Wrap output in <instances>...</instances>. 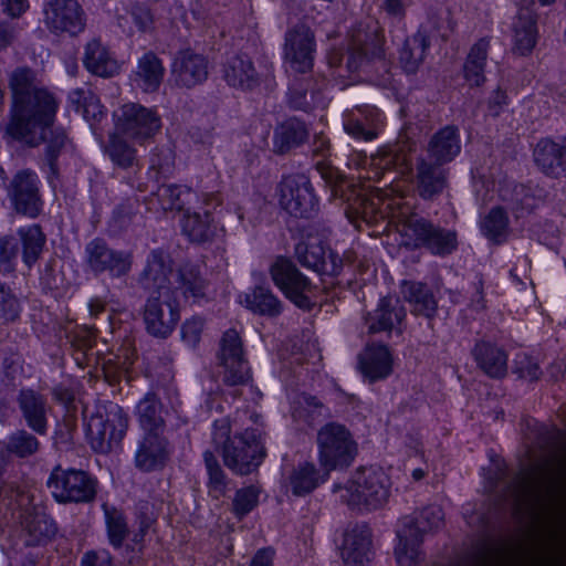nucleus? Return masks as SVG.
Returning <instances> with one entry per match:
<instances>
[{"label":"nucleus","instance_id":"obj_1","mask_svg":"<svg viewBox=\"0 0 566 566\" xmlns=\"http://www.w3.org/2000/svg\"><path fill=\"white\" fill-rule=\"evenodd\" d=\"M11 105L7 133L30 147L44 144L43 166L50 184L59 177V157L69 137L54 120L59 104L46 88L35 82V73L29 67L15 69L9 78Z\"/></svg>","mask_w":566,"mask_h":566},{"label":"nucleus","instance_id":"obj_2","mask_svg":"<svg viewBox=\"0 0 566 566\" xmlns=\"http://www.w3.org/2000/svg\"><path fill=\"white\" fill-rule=\"evenodd\" d=\"M11 105L7 133L30 147L44 144L43 166L50 184L59 177V157L69 137L54 120L59 104L46 88L35 82V73L29 67L15 69L9 78Z\"/></svg>","mask_w":566,"mask_h":566},{"label":"nucleus","instance_id":"obj_3","mask_svg":"<svg viewBox=\"0 0 566 566\" xmlns=\"http://www.w3.org/2000/svg\"><path fill=\"white\" fill-rule=\"evenodd\" d=\"M566 475V449L554 450L504 485L503 500L516 512L536 511L554 500Z\"/></svg>","mask_w":566,"mask_h":566},{"label":"nucleus","instance_id":"obj_4","mask_svg":"<svg viewBox=\"0 0 566 566\" xmlns=\"http://www.w3.org/2000/svg\"><path fill=\"white\" fill-rule=\"evenodd\" d=\"M211 439L216 449L221 451L224 465L238 475L256 471L266 457L263 433L259 429H245L231 437L227 418L213 422Z\"/></svg>","mask_w":566,"mask_h":566},{"label":"nucleus","instance_id":"obj_5","mask_svg":"<svg viewBox=\"0 0 566 566\" xmlns=\"http://www.w3.org/2000/svg\"><path fill=\"white\" fill-rule=\"evenodd\" d=\"M390 479L378 468H359L344 486L335 485L340 500L353 510L375 511L382 507L390 495Z\"/></svg>","mask_w":566,"mask_h":566},{"label":"nucleus","instance_id":"obj_6","mask_svg":"<svg viewBox=\"0 0 566 566\" xmlns=\"http://www.w3.org/2000/svg\"><path fill=\"white\" fill-rule=\"evenodd\" d=\"M444 514L440 506L424 507L417 516H403L396 531L398 543L395 557L400 566H413L421 555L423 536L443 524Z\"/></svg>","mask_w":566,"mask_h":566},{"label":"nucleus","instance_id":"obj_7","mask_svg":"<svg viewBox=\"0 0 566 566\" xmlns=\"http://www.w3.org/2000/svg\"><path fill=\"white\" fill-rule=\"evenodd\" d=\"M15 504L13 513L21 527V539L27 547H41L51 543L57 534L55 521L46 513L45 507L34 502V496L24 490H17L15 496L9 501Z\"/></svg>","mask_w":566,"mask_h":566},{"label":"nucleus","instance_id":"obj_8","mask_svg":"<svg viewBox=\"0 0 566 566\" xmlns=\"http://www.w3.org/2000/svg\"><path fill=\"white\" fill-rule=\"evenodd\" d=\"M129 427V417L118 403L107 401L98 405L88 418L86 437L92 449L108 453L118 447Z\"/></svg>","mask_w":566,"mask_h":566},{"label":"nucleus","instance_id":"obj_9","mask_svg":"<svg viewBox=\"0 0 566 566\" xmlns=\"http://www.w3.org/2000/svg\"><path fill=\"white\" fill-rule=\"evenodd\" d=\"M317 455L325 475L348 468L358 453L357 442L349 429L339 422L324 424L316 436Z\"/></svg>","mask_w":566,"mask_h":566},{"label":"nucleus","instance_id":"obj_10","mask_svg":"<svg viewBox=\"0 0 566 566\" xmlns=\"http://www.w3.org/2000/svg\"><path fill=\"white\" fill-rule=\"evenodd\" d=\"M399 232L406 239V245L424 248L434 255L446 256L458 248L454 230L444 229L418 214L402 217Z\"/></svg>","mask_w":566,"mask_h":566},{"label":"nucleus","instance_id":"obj_11","mask_svg":"<svg viewBox=\"0 0 566 566\" xmlns=\"http://www.w3.org/2000/svg\"><path fill=\"white\" fill-rule=\"evenodd\" d=\"M48 488L59 504H90L96 499L98 481L82 469L56 465L51 471Z\"/></svg>","mask_w":566,"mask_h":566},{"label":"nucleus","instance_id":"obj_12","mask_svg":"<svg viewBox=\"0 0 566 566\" xmlns=\"http://www.w3.org/2000/svg\"><path fill=\"white\" fill-rule=\"evenodd\" d=\"M84 260L94 275L120 279L132 271L134 256L130 251L114 249L104 239L95 238L85 245Z\"/></svg>","mask_w":566,"mask_h":566},{"label":"nucleus","instance_id":"obj_13","mask_svg":"<svg viewBox=\"0 0 566 566\" xmlns=\"http://www.w3.org/2000/svg\"><path fill=\"white\" fill-rule=\"evenodd\" d=\"M279 202L291 216L312 218L318 210V199L310 178L303 174L289 175L277 186Z\"/></svg>","mask_w":566,"mask_h":566},{"label":"nucleus","instance_id":"obj_14","mask_svg":"<svg viewBox=\"0 0 566 566\" xmlns=\"http://www.w3.org/2000/svg\"><path fill=\"white\" fill-rule=\"evenodd\" d=\"M179 319V304L171 291L153 294L146 300L143 321L149 335L160 339L169 337Z\"/></svg>","mask_w":566,"mask_h":566},{"label":"nucleus","instance_id":"obj_15","mask_svg":"<svg viewBox=\"0 0 566 566\" xmlns=\"http://www.w3.org/2000/svg\"><path fill=\"white\" fill-rule=\"evenodd\" d=\"M273 283L292 303L302 310H311L313 302L311 281L289 259L277 258L269 269Z\"/></svg>","mask_w":566,"mask_h":566},{"label":"nucleus","instance_id":"obj_16","mask_svg":"<svg viewBox=\"0 0 566 566\" xmlns=\"http://www.w3.org/2000/svg\"><path fill=\"white\" fill-rule=\"evenodd\" d=\"M7 196L13 211L34 219L43 209L40 179L31 169L19 170L7 186Z\"/></svg>","mask_w":566,"mask_h":566},{"label":"nucleus","instance_id":"obj_17","mask_svg":"<svg viewBox=\"0 0 566 566\" xmlns=\"http://www.w3.org/2000/svg\"><path fill=\"white\" fill-rule=\"evenodd\" d=\"M114 117L118 133L138 142L153 137L161 127L157 112L137 103L124 104Z\"/></svg>","mask_w":566,"mask_h":566},{"label":"nucleus","instance_id":"obj_18","mask_svg":"<svg viewBox=\"0 0 566 566\" xmlns=\"http://www.w3.org/2000/svg\"><path fill=\"white\" fill-rule=\"evenodd\" d=\"M316 42L314 32L304 23L294 25L285 33L284 60L298 74L311 72L314 66Z\"/></svg>","mask_w":566,"mask_h":566},{"label":"nucleus","instance_id":"obj_19","mask_svg":"<svg viewBox=\"0 0 566 566\" xmlns=\"http://www.w3.org/2000/svg\"><path fill=\"white\" fill-rule=\"evenodd\" d=\"M44 23L56 35L75 36L85 29L86 14L76 0H50L44 7Z\"/></svg>","mask_w":566,"mask_h":566},{"label":"nucleus","instance_id":"obj_20","mask_svg":"<svg viewBox=\"0 0 566 566\" xmlns=\"http://www.w3.org/2000/svg\"><path fill=\"white\" fill-rule=\"evenodd\" d=\"M295 256L305 268L322 275L336 276L343 268V260L318 237L308 235L295 245Z\"/></svg>","mask_w":566,"mask_h":566},{"label":"nucleus","instance_id":"obj_21","mask_svg":"<svg viewBox=\"0 0 566 566\" xmlns=\"http://www.w3.org/2000/svg\"><path fill=\"white\" fill-rule=\"evenodd\" d=\"M209 75L208 59L191 49L176 53L170 67V82L178 88L191 90L203 84Z\"/></svg>","mask_w":566,"mask_h":566},{"label":"nucleus","instance_id":"obj_22","mask_svg":"<svg viewBox=\"0 0 566 566\" xmlns=\"http://www.w3.org/2000/svg\"><path fill=\"white\" fill-rule=\"evenodd\" d=\"M170 458V443L164 433H144L137 441L134 465L144 473L163 470Z\"/></svg>","mask_w":566,"mask_h":566},{"label":"nucleus","instance_id":"obj_23","mask_svg":"<svg viewBox=\"0 0 566 566\" xmlns=\"http://www.w3.org/2000/svg\"><path fill=\"white\" fill-rule=\"evenodd\" d=\"M449 169L419 156L415 164V190L424 201H434L448 187Z\"/></svg>","mask_w":566,"mask_h":566},{"label":"nucleus","instance_id":"obj_24","mask_svg":"<svg viewBox=\"0 0 566 566\" xmlns=\"http://www.w3.org/2000/svg\"><path fill=\"white\" fill-rule=\"evenodd\" d=\"M15 402L27 427L39 436H45L51 410L48 397L33 388H22L17 394Z\"/></svg>","mask_w":566,"mask_h":566},{"label":"nucleus","instance_id":"obj_25","mask_svg":"<svg viewBox=\"0 0 566 566\" xmlns=\"http://www.w3.org/2000/svg\"><path fill=\"white\" fill-rule=\"evenodd\" d=\"M327 86L328 80L322 73H314L307 78H295L289 87L287 104L295 111L310 112L322 105V93Z\"/></svg>","mask_w":566,"mask_h":566},{"label":"nucleus","instance_id":"obj_26","mask_svg":"<svg viewBox=\"0 0 566 566\" xmlns=\"http://www.w3.org/2000/svg\"><path fill=\"white\" fill-rule=\"evenodd\" d=\"M533 160L538 170L547 177L566 176V137L541 138L533 149Z\"/></svg>","mask_w":566,"mask_h":566},{"label":"nucleus","instance_id":"obj_27","mask_svg":"<svg viewBox=\"0 0 566 566\" xmlns=\"http://www.w3.org/2000/svg\"><path fill=\"white\" fill-rule=\"evenodd\" d=\"M175 291L193 302L209 300L210 282L199 264L187 261L175 273Z\"/></svg>","mask_w":566,"mask_h":566},{"label":"nucleus","instance_id":"obj_28","mask_svg":"<svg viewBox=\"0 0 566 566\" xmlns=\"http://www.w3.org/2000/svg\"><path fill=\"white\" fill-rule=\"evenodd\" d=\"M340 556L345 566H367L371 556L370 531L356 525L344 533Z\"/></svg>","mask_w":566,"mask_h":566},{"label":"nucleus","instance_id":"obj_29","mask_svg":"<svg viewBox=\"0 0 566 566\" xmlns=\"http://www.w3.org/2000/svg\"><path fill=\"white\" fill-rule=\"evenodd\" d=\"M479 369L492 379H502L507 375L509 356L506 350L489 340H479L471 349Z\"/></svg>","mask_w":566,"mask_h":566},{"label":"nucleus","instance_id":"obj_30","mask_svg":"<svg viewBox=\"0 0 566 566\" xmlns=\"http://www.w3.org/2000/svg\"><path fill=\"white\" fill-rule=\"evenodd\" d=\"M392 355L382 344L367 345L358 355V368L370 382L386 379L392 373Z\"/></svg>","mask_w":566,"mask_h":566},{"label":"nucleus","instance_id":"obj_31","mask_svg":"<svg viewBox=\"0 0 566 566\" xmlns=\"http://www.w3.org/2000/svg\"><path fill=\"white\" fill-rule=\"evenodd\" d=\"M406 317V310L397 297H382L374 312L365 315V323L371 334L391 332Z\"/></svg>","mask_w":566,"mask_h":566},{"label":"nucleus","instance_id":"obj_32","mask_svg":"<svg viewBox=\"0 0 566 566\" xmlns=\"http://www.w3.org/2000/svg\"><path fill=\"white\" fill-rule=\"evenodd\" d=\"M461 151L459 128L448 125L436 132L426 148L423 158L446 166L451 163Z\"/></svg>","mask_w":566,"mask_h":566},{"label":"nucleus","instance_id":"obj_33","mask_svg":"<svg viewBox=\"0 0 566 566\" xmlns=\"http://www.w3.org/2000/svg\"><path fill=\"white\" fill-rule=\"evenodd\" d=\"M307 125L296 117H290L279 124L273 132V153L286 155L302 146L308 139Z\"/></svg>","mask_w":566,"mask_h":566},{"label":"nucleus","instance_id":"obj_34","mask_svg":"<svg viewBox=\"0 0 566 566\" xmlns=\"http://www.w3.org/2000/svg\"><path fill=\"white\" fill-rule=\"evenodd\" d=\"M382 126L381 113L376 107L365 106L352 113L344 122L347 134L357 139H375Z\"/></svg>","mask_w":566,"mask_h":566},{"label":"nucleus","instance_id":"obj_35","mask_svg":"<svg viewBox=\"0 0 566 566\" xmlns=\"http://www.w3.org/2000/svg\"><path fill=\"white\" fill-rule=\"evenodd\" d=\"M168 411L159 397L147 392L136 406V416L144 433H165Z\"/></svg>","mask_w":566,"mask_h":566},{"label":"nucleus","instance_id":"obj_36","mask_svg":"<svg viewBox=\"0 0 566 566\" xmlns=\"http://www.w3.org/2000/svg\"><path fill=\"white\" fill-rule=\"evenodd\" d=\"M350 36V43L363 50L370 59L384 57V34L377 21L368 19L358 22L353 28Z\"/></svg>","mask_w":566,"mask_h":566},{"label":"nucleus","instance_id":"obj_37","mask_svg":"<svg viewBox=\"0 0 566 566\" xmlns=\"http://www.w3.org/2000/svg\"><path fill=\"white\" fill-rule=\"evenodd\" d=\"M165 76V66L159 56L148 51L137 61L132 80L142 91L154 93L159 90Z\"/></svg>","mask_w":566,"mask_h":566},{"label":"nucleus","instance_id":"obj_38","mask_svg":"<svg viewBox=\"0 0 566 566\" xmlns=\"http://www.w3.org/2000/svg\"><path fill=\"white\" fill-rule=\"evenodd\" d=\"M158 198L165 210H179L187 212L200 202L208 203L209 195L200 196L191 188L180 185H163L158 188Z\"/></svg>","mask_w":566,"mask_h":566},{"label":"nucleus","instance_id":"obj_39","mask_svg":"<svg viewBox=\"0 0 566 566\" xmlns=\"http://www.w3.org/2000/svg\"><path fill=\"white\" fill-rule=\"evenodd\" d=\"M240 303L253 314L269 318L282 314L284 305L268 285H255L241 296Z\"/></svg>","mask_w":566,"mask_h":566},{"label":"nucleus","instance_id":"obj_40","mask_svg":"<svg viewBox=\"0 0 566 566\" xmlns=\"http://www.w3.org/2000/svg\"><path fill=\"white\" fill-rule=\"evenodd\" d=\"M403 298L411 305V313L431 321L438 311V302L427 284L405 281L401 285Z\"/></svg>","mask_w":566,"mask_h":566},{"label":"nucleus","instance_id":"obj_41","mask_svg":"<svg viewBox=\"0 0 566 566\" xmlns=\"http://www.w3.org/2000/svg\"><path fill=\"white\" fill-rule=\"evenodd\" d=\"M170 272L169 256L160 249L153 250L147 256L145 269L140 273V283L146 289H156V294L170 291L166 286Z\"/></svg>","mask_w":566,"mask_h":566},{"label":"nucleus","instance_id":"obj_42","mask_svg":"<svg viewBox=\"0 0 566 566\" xmlns=\"http://www.w3.org/2000/svg\"><path fill=\"white\" fill-rule=\"evenodd\" d=\"M180 226L182 234L197 244L212 241L217 233V224L209 211L200 213L188 210L184 213Z\"/></svg>","mask_w":566,"mask_h":566},{"label":"nucleus","instance_id":"obj_43","mask_svg":"<svg viewBox=\"0 0 566 566\" xmlns=\"http://www.w3.org/2000/svg\"><path fill=\"white\" fill-rule=\"evenodd\" d=\"M513 52L527 55L537 42L536 15L528 9H521L513 21Z\"/></svg>","mask_w":566,"mask_h":566},{"label":"nucleus","instance_id":"obj_44","mask_svg":"<svg viewBox=\"0 0 566 566\" xmlns=\"http://www.w3.org/2000/svg\"><path fill=\"white\" fill-rule=\"evenodd\" d=\"M223 77L230 86L251 91L259 85V75L248 55H234L223 66Z\"/></svg>","mask_w":566,"mask_h":566},{"label":"nucleus","instance_id":"obj_45","mask_svg":"<svg viewBox=\"0 0 566 566\" xmlns=\"http://www.w3.org/2000/svg\"><path fill=\"white\" fill-rule=\"evenodd\" d=\"M83 63L88 72L102 77L114 76L120 69L117 60L98 40L86 44Z\"/></svg>","mask_w":566,"mask_h":566},{"label":"nucleus","instance_id":"obj_46","mask_svg":"<svg viewBox=\"0 0 566 566\" xmlns=\"http://www.w3.org/2000/svg\"><path fill=\"white\" fill-rule=\"evenodd\" d=\"M17 239L21 247L22 261L28 269H31L43 252L46 235L39 224H29L18 229Z\"/></svg>","mask_w":566,"mask_h":566},{"label":"nucleus","instance_id":"obj_47","mask_svg":"<svg viewBox=\"0 0 566 566\" xmlns=\"http://www.w3.org/2000/svg\"><path fill=\"white\" fill-rule=\"evenodd\" d=\"M490 49V41L486 38L475 42L467 56L463 65V74L470 86H481L485 82V66Z\"/></svg>","mask_w":566,"mask_h":566},{"label":"nucleus","instance_id":"obj_48","mask_svg":"<svg viewBox=\"0 0 566 566\" xmlns=\"http://www.w3.org/2000/svg\"><path fill=\"white\" fill-rule=\"evenodd\" d=\"M429 46L430 41L423 30H418L413 35L406 39L399 56L400 64L406 73L413 74L418 71Z\"/></svg>","mask_w":566,"mask_h":566},{"label":"nucleus","instance_id":"obj_49","mask_svg":"<svg viewBox=\"0 0 566 566\" xmlns=\"http://www.w3.org/2000/svg\"><path fill=\"white\" fill-rule=\"evenodd\" d=\"M111 161L120 169H134L139 166L137 150L118 134H112L104 146Z\"/></svg>","mask_w":566,"mask_h":566},{"label":"nucleus","instance_id":"obj_50","mask_svg":"<svg viewBox=\"0 0 566 566\" xmlns=\"http://www.w3.org/2000/svg\"><path fill=\"white\" fill-rule=\"evenodd\" d=\"M326 476L325 474L321 476L313 463L304 462L292 470L289 475V485L294 495L303 496L315 490Z\"/></svg>","mask_w":566,"mask_h":566},{"label":"nucleus","instance_id":"obj_51","mask_svg":"<svg viewBox=\"0 0 566 566\" xmlns=\"http://www.w3.org/2000/svg\"><path fill=\"white\" fill-rule=\"evenodd\" d=\"M69 104L86 120H97L103 116V106L91 87H77L69 93Z\"/></svg>","mask_w":566,"mask_h":566},{"label":"nucleus","instance_id":"obj_52","mask_svg":"<svg viewBox=\"0 0 566 566\" xmlns=\"http://www.w3.org/2000/svg\"><path fill=\"white\" fill-rule=\"evenodd\" d=\"M482 234L493 243H503L509 235V217L502 207H493L480 221Z\"/></svg>","mask_w":566,"mask_h":566},{"label":"nucleus","instance_id":"obj_53","mask_svg":"<svg viewBox=\"0 0 566 566\" xmlns=\"http://www.w3.org/2000/svg\"><path fill=\"white\" fill-rule=\"evenodd\" d=\"M107 538L114 548H120L129 534L126 516L123 511L115 506L102 505Z\"/></svg>","mask_w":566,"mask_h":566},{"label":"nucleus","instance_id":"obj_54","mask_svg":"<svg viewBox=\"0 0 566 566\" xmlns=\"http://www.w3.org/2000/svg\"><path fill=\"white\" fill-rule=\"evenodd\" d=\"M38 433L29 432L25 429H18L12 432L6 447L3 448L4 453L13 454L17 458L25 459L33 457L40 450V441L36 438Z\"/></svg>","mask_w":566,"mask_h":566},{"label":"nucleus","instance_id":"obj_55","mask_svg":"<svg viewBox=\"0 0 566 566\" xmlns=\"http://www.w3.org/2000/svg\"><path fill=\"white\" fill-rule=\"evenodd\" d=\"M203 462L208 474L207 488L209 494L214 499H220L227 493L228 476L212 451L206 450L203 452Z\"/></svg>","mask_w":566,"mask_h":566},{"label":"nucleus","instance_id":"obj_56","mask_svg":"<svg viewBox=\"0 0 566 566\" xmlns=\"http://www.w3.org/2000/svg\"><path fill=\"white\" fill-rule=\"evenodd\" d=\"M324 410V405L316 397L302 394L294 402L292 417L295 421L313 426L323 417Z\"/></svg>","mask_w":566,"mask_h":566},{"label":"nucleus","instance_id":"obj_57","mask_svg":"<svg viewBox=\"0 0 566 566\" xmlns=\"http://www.w3.org/2000/svg\"><path fill=\"white\" fill-rule=\"evenodd\" d=\"M22 304L17 294L0 281V319L4 324L14 323L20 318Z\"/></svg>","mask_w":566,"mask_h":566},{"label":"nucleus","instance_id":"obj_58","mask_svg":"<svg viewBox=\"0 0 566 566\" xmlns=\"http://www.w3.org/2000/svg\"><path fill=\"white\" fill-rule=\"evenodd\" d=\"M260 490L254 485L239 489L232 500V512L242 518L254 510L259 503Z\"/></svg>","mask_w":566,"mask_h":566},{"label":"nucleus","instance_id":"obj_59","mask_svg":"<svg viewBox=\"0 0 566 566\" xmlns=\"http://www.w3.org/2000/svg\"><path fill=\"white\" fill-rule=\"evenodd\" d=\"M219 358L221 364L245 359L241 338L237 331L228 329L220 343Z\"/></svg>","mask_w":566,"mask_h":566},{"label":"nucleus","instance_id":"obj_60","mask_svg":"<svg viewBox=\"0 0 566 566\" xmlns=\"http://www.w3.org/2000/svg\"><path fill=\"white\" fill-rule=\"evenodd\" d=\"M224 368L222 380L228 386L245 385L251 379L250 366L247 359L221 364Z\"/></svg>","mask_w":566,"mask_h":566},{"label":"nucleus","instance_id":"obj_61","mask_svg":"<svg viewBox=\"0 0 566 566\" xmlns=\"http://www.w3.org/2000/svg\"><path fill=\"white\" fill-rule=\"evenodd\" d=\"M20 252V245L17 237H0V271L10 273L14 271L15 260Z\"/></svg>","mask_w":566,"mask_h":566},{"label":"nucleus","instance_id":"obj_62","mask_svg":"<svg viewBox=\"0 0 566 566\" xmlns=\"http://www.w3.org/2000/svg\"><path fill=\"white\" fill-rule=\"evenodd\" d=\"M513 373L516 374L518 378L527 381L538 380L542 375L538 364L533 359V357L525 353H520L515 356Z\"/></svg>","mask_w":566,"mask_h":566},{"label":"nucleus","instance_id":"obj_63","mask_svg":"<svg viewBox=\"0 0 566 566\" xmlns=\"http://www.w3.org/2000/svg\"><path fill=\"white\" fill-rule=\"evenodd\" d=\"M205 326L203 318L193 316L187 319L181 326V338L190 347H196L201 338Z\"/></svg>","mask_w":566,"mask_h":566},{"label":"nucleus","instance_id":"obj_64","mask_svg":"<svg viewBox=\"0 0 566 566\" xmlns=\"http://www.w3.org/2000/svg\"><path fill=\"white\" fill-rule=\"evenodd\" d=\"M81 566H113V557L107 549H93L84 553Z\"/></svg>","mask_w":566,"mask_h":566}]
</instances>
